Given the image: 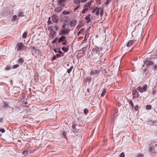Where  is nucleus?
<instances>
[{"mask_svg": "<svg viewBox=\"0 0 157 157\" xmlns=\"http://www.w3.org/2000/svg\"><path fill=\"white\" fill-rule=\"evenodd\" d=\"M80 5L79 4L74 9V11H75L77 9L80 8Z\"/></svg>", "mask_w": 157, "mask_h": 157, "instance_id": "nucleus-30", "label": "nucleus"}, {"mask_svg": "<svg viewBox=\"0 0 157 157\" xmlns=\"http://www.w3.org/2000/svg\"><path fill=\"white\" fill-rule=\"evenodd\" d=\"M144 64H146L147 65V66L152 65L153 64V62L152 61H148V60H147V59H146V60H144Z\"/></svg>", "mask_w": 157, "mask_h": 157, "instance_id": "nucleus-6", "label": "nucleus"}, {"mask_svg": "<svg viewBox=\"0 0 157 157\" xmlns=\"http://www.w3.org/2000/svg\"><path fill=\"white\" fill-rule=\"evenodd\" d=\"M80 2V0H74V2L76 4H79Z\"/></svg>", "mask_w": 157, "mask_h": 157, "instance_id": "nucleus-29", "label": "nucleus"}, {"mask_svg": "<svg viewBox=\"0 0 157 157\" xmlns=\"http://www.w3.org/2000/svg\"><path fill=\"white\" fill-rule=\"evenodd\" d=\"M129 104H130L132 107L133 106V103L132 101H130L129 102Z\"/></svg>", "mask_w": 157, "mask_h": 157, "instance_id": "nucleus-47", "label": "nucleus"}, {"mask_svg": "<svg viewBox=\"0 0 157 157\" xmlns=\"http://www.w3.org/2000/svg\"><path fill=\"white\" fill-rule=\"evenodd\" d=\"M66 25V23H65L62 26V28H63V29H66V28H65V26Z\"/></svg>", "mask_w": 157, "mask_h": 157, "instance_id": "nucleus-45", "label": "nucleus"}, {"mask_svg": "<svg viewBox=\"0 0 157 157\" xmlns=\"http://www.w3.org/2000/svg\"><path fill=\"white\" fill-rule=\"evenodd\" d=\"M100 72L99 70H92L91 71L90 75H94L96 74H98Z\"/></svg>", "mask_w": 157, "mask_h": 157, "instance_id": "nucleus-5", "label": "nucleus"}, {"mask_svg": "<svg viewBox=\"0 0 157 157\" xmlns=\"http://www.w3.org/2000/svg\"><path fill=\"white\" fill-rule=\"evenodd\" d=\"M27 33L26 32H25L23 34L22 37L25 38L27 37Z\"/></svg>", "mask_w": 157, "mask_h": 157, "instance_id": "nucleus-27", "label": "nucleus"}, {"mask_svg": "<svg viewBox=\"0 0 157 157\" xmlns=\"http://www.w3.org/2000/svg\"><path fill=\"white\" fill-rule=\"evenodd\" d=\"M0 131L2 133H4L5 132V130L3 128H0Z\"/></svg>", "mask_w": 157, "mask_h": 157, "instance_id": "nucleus-39", "label": "nucleus"}, {"mask_svg": "<svg viewBox=\"0 0 157 157\" xmlns=\"http://www.w3.org/2000/svg\"><path fill=\"white\" fill-rule=\"evenodd\" d=\"M105 92H106V90L105 89H104L103 90L102 92V93L101 94V96L103 97L104 96V95H105Z\"/></svg>", "mask_w": 157, "mask_h": 157, "instance_id": "nucleus-25", "label": "nucleus"}, {"mask_svg": "<svg viewBox=\"0 0 157 157\" xmlns=\"http://www.w3.org/2000/svg\"><path fill=\"white\" fill-rule=\"evenodd\" d=\"M54 51L56 52V53H57L58 52V51L56 50V49H54Z\"/></svg>", "mask_w": 157, "mask_h": 157, "instance_id": "nucleus-54", "label": "nucleus"}, {"mask_svg": "<svg viewBox=\"0 0 157 157\" xmlns=\"http://www.w3.org/2000/svg\"><path fill=\"white\" fill-rule=\"evenodd\" d=\"M87 91L88 92H90V89H87Z\"/></svg>", "mask_w": 157, "mask_h": 157, "instance_id": "nucleus-58", "label": "nucleus"}, {"mask_svg": "<svg viewBox=\"0 0 157 157\" xmlns=\"http://www.w3.org/2000/svg\"><path fill=\"white\" fill-rule=\"evenodd\" d=\"M58 53H59V54H62V52L60 51L59 50L58 51Z\"/></svg>", "mask_w": 157, "mask_h": 157, "instance_id": "nucleus-53", "label": "nucleus"}, {"mask_svg": "<svg viewBox=\"0 0 157 157\" xmlns=\"http://www.w3.org/2000/svg\"><path fill=\"white\" fill-rule=\"evenodd\" d=\"M104 9L103 8H100V10L99 14L101 17L102 16L103 12Z\"/></svg>", "mask_w": 157, "mask_h": 157, "instance_id": "nucleus-18", "label": "nucleus"}, {"mask_svg": "<svg viewBox=\"0 0 157 157\" xmlns=\"http://www.w3.org/2000/svg\"><path fill=\"white\" fill-rule=\"evenodd\" d=\"M61 56L59 54H57L56 55V56L57 57V58H59L61 57Z\"/></svg>", "mask_w": 157, "mask_h": 157, "instance_id": "nucleus-46", "label": "nucleus"}, {"mask_svg": "<svg viewBox=\"0 0 157 157\" xmlns=\"http://www.w3.org/2000/svg\"><path fill=\"white\" fill-rule=\"evenodd\" d=\"M29 153V151H23L22 154L26 155Z\"/></svg>", "mask_w": 157, "mask_h": 157, "instance_id": "nucleus-28", "label": "nucleus"}, {"mask_svg": "<svg viewBox=\"0 0 157 157\" xmlns=\"http://www.w3.org/2000/svg\"><path fill=\"white\" fill-rule=\"evenodd\" d=\"M56 32L53 29H52L50 31V34L53 37L54 36Z\"/></svg>", "mask_w": 157, "mask_h": 157, "instance_id": "nucleus-15", "label": "nucleus"}, {"mask_svg": "<svg viewBox=\"0 0 157 157\" xmlns=\"http://www.w3.org/2000/svg\"><path fill=\"white\" fill-rule=\"evenodd\" d=\"M66 0H59L58 3L59 4H61L62 2H63L65 1Z\"/></svg>", "mask_w": 157, "mask_h": 157, "instance_id": "nucleus-34", "label": "nucleus"}, {"mask_svg": "<svg viewBox=\"0 0 157 157\" xmlns=\"http://www.w3.org/2000/svg\"><path fill=\"white\" fill-rule=\"evenodd\" d=\"M138 94L139 93L136 90H133L132 94L134 97H137L138 96Z\"/></svg>", "mask_w": 157, "mask_h": 157, "instance_id": "nucleus-8", "label": "nucleus"}, {"mask_svg": "<svg viewBox=\"0 0 157 157\" xmlns=\"http://www.w3.org/2000/svg\"><path fill=\"white\" fill-rule=\"evenodd\" d=\"M73 66H71L70 67V68L68 69L67 70V72L68 73H70L71 71H72V69H73Z\"/></svg>", "mask_w": 157, "mask_h": 157, "instance_id": "nucleus-22", "label": "nucleus"}, {"mask_svg": "<svg viewBox=\"0 0 157 157\" xmlns=\"http://www.w3.org/2000/svg\"><path fill=\"white\" fill-rule=\"evenodd\" d=\"M93 1H94L93 0H91V1L90 2L86 3L83 6V8H86L88 9L91 5L90 3L93 2Z\"/></svg>", "mask_w": 157, "mask_h": 157, "instance_id": "nucleus-7", "label": "nucleus"}, {"mask_svg": "<svg viewBox=\"0 0 157 157\" xmlns=\"http://www.w3.org/2000/svg\"><path fill=\"white\" fill-rule=\"evenodd\" d=\"M84 31V29H81L78 32V34H79L80 33H82Z\"/></svg>", "mask_w": 157, "mask_h": 157, "instance_id": "nucleus-38", "label": "nucleus"}, {"mask_svg": "<svg viewBox=\"0 0 157 157\" xmlns=\"http://www.w3.org/2000/svg\"><path fill=\"white\" fill-rule=\"evenodd\" d=\"M154 125L157 126V121H154V123L153 124Z\"/></svg>", "mask_w": 157, "mask_h": 157, "instance_id": "nucleus-50", "label": "nucleus"}, {"mask_svg": "<svg viewBox=\"0 0 157 157\" xmlns=\"http://www.w3.org/2000/svg\"><path fill=\"white\" fill-rule=\"evenodd\" d=\"M3 120V118H1L0 119V122H2Z\"/></svg>", "mask_w": 157, "mask_h": 157, "instance_id": "nucleus-55", "label": "nucleus"}, {"mask_svg": "<svg viewBox=\"0 0 157 157\" xmlns=\"http://www.w3.org/2000/svg\"><path fill=\"white\" fill-rule=\"evenodd\" d=\"M62 49L63 51L64 52H67L68 51V50L66 48H65L64 47H63Z\"/></svg>", "mask_w": 157, "mask_h": 157, "instance_id": "nucleus-35", "label": "nucleus"}, {"mask_svg": "<svg viewBox=\"0 0 157 157\" xmlns=\"http://www.w3.org/2000/svg\"><path fill=\"white\" fill-rule=\"evenodd\" d=\"M62 8L61 7H58L55 8L54 10L57 13H59L62 10Z\"/></svg>", "mask_w": 157, "mask_h": 157, "instance_id": "nucleus-12", "label": "nucleus"}, {"mask_svg": "<svg viewBox=\"0 0 157 157\" xmlns=\"http://www.w3.org/2000/svg\"><path fill=\"white\" fill-rule=\"evenodd\" d=\"M70 32V29H62L61 32L59 33L60 35H68Z\"/></svg>", "mask_w": 157, "mask_h": 157, "instance_id": "nucleus-3", "label": "nucleus"}, {"mask_svg": "<svg viewBox=\"0 0 157 157\" xmlns=\"http://www.w3.org/2000/svg\"><path fill=\"white\" fill-rule=\"evenodd\" d=\"M70 12L69 11H64L63 12L62 14H63L66 15V14H68L70 13Z\"/></svg>", "mask_w": 157, "mask_h": 157, "instance_id": "nucleus-20", "label": "nucleus"}, {"mask_svg": "<svg viewBox=\"0 0 157 157\" xmlns=\"http://www.w3.org/2000/svg\"><path fill=\"white\" fill-rule=\"evenodd\" d=\"M156 91L155 90H153L151 93V96L152 97H153L155 96V94L156 93Z\"/></svg>", "mask_w": 157, "mask_h": 157, "instance_id": "nucleus-23", "label": "nucleus"}, {"mask_svg": "<svg viewBox=\"0 0 157 157\" xmlns=\"http://www.w3.org/2000/svg\"><path fill=\"white\" fill-rule=\"evenodd\" d=\"M66 37L64 36H61L59 39L58 40V42L60 43L63 41H65L66 40Z\"/></svg>", "mask_w": 157, "mask_h": 157, "instance_id": "nucleus-9", "label": "nucleus"}, {"mask_svg": "<svg viewBox=\"0 0 157 157\" xmlns=\"http://www.w3.org/2000/svg\"><path fill=\"white\" fill-rule=\"evenodd\" d=\"M50 17H49V18L48 20V24H52V22L50 20Z\"/></svg>", "mask_w": 157, "mask_h": 157, "instance_id": "nucleus-43", "label": "nucleus"}, {"mask_svg": "<svg viewBox=\"0 0 157 157\" xmlns=\"http://www.w3.org/2000/svg\"><path fill=\"white\" fill-rule=\"evenodd\" d=\"M87 0H81V2H86Z\"/></svg>", "mask_w": 157, "mask_h": 157, "instance_id": "nucleus-51", "label": "nucleus"}, {"mask_svg": "<svg viewBox=\"0 0 157 157\" xmlns=\"http://www.w3.org/2000/svg\"><path fill=\"white\" fill-rule=\"evenodd\" d=\"M54 28L57 31H58L59 30V27L57 25H54Z\"/></svg>", "mask_w": 157, "mask_h": 157, "instance_id": "nucleus-26", "label": "nucleus"}, {"mask_svg": "<svg viewBox=\"0 0 157 157\" xmlns=\"http://www.w3.org/2000/svg\"><path fill=\"white\" fill-rule=\"evenodd\" d=\"M124 153L123 152L121 153L120 155V157H124Z\"/></svg>", "mask_w": 157, "mask_h": 157, "instance_id": "nucleus-44", "label": "nucleus"}, {"mask_svg": "<svg viewBox=\"0 0 157 157\" xmlns=\"http://www.w3.org/2000/svg\"><path fill=\"white\" fill-rule=\"evenodd\" d=\"M136 107H137V108H138V106H135V109H136V110H137V109H136Z\"/></svg>", "mask_w": 157, "mask_h": 157, "instance_id": "nucleus-59", "label": "nucleus"}, {"mask_svg": "<svg viewBox=\"0 0 157 157\" xmlns=\"http://www.w3.org/2000/svg\"><path fill=\"white\" fill-rule=\"evenodd\" d=\"M151 149V148L150 147V149Z\"/></svg>", "mask_w": 157, "mask_h": 157, "instance_id": "nucleus-61", "label": "nucleus"}, {"mask_svg": "<svg viewBox=\"0 0 157 157\" xmlns=\"http://www.w3.org/2000/svg\"><path fill=\"white\" fill-rule=\"evenodd\" d=\"M144 155L143 154H139L136 156V157H143L144 156Z\"/></svg>", "mask_w": 157, "mask_h": 157, "instance_id": "nucleus-36", "label": "nucleus"}, {"mask_svg": "<svg viewBox=\"0 0 157 157\" xmlns=\"http://www.w3.org/2000/svg\"><path fill=\"white\" fill-rule=\"evenodd\" d=\"M84 113L85 115H86L88 112V111L87 109H85L84 110Z\"/></svg>", "mask_w": 157, "mask_h": 157, "instance_id": "nucleus-33", "label": "nucleus"}, {"mask_svg": "<svg viewBox=\"0 0 157 157\" xmlns=\"http://www.w3.org/2000/svg\"><path fill=\"white\" fill-rule=\"evenodd\" d=\"M90 16V15H88L87 16H86L85 17V19L86 20H89V21L90 20L89 19Z\"/></svg>", "mask_w": 157, "mask_h": 157, "instance_id": "nucleus-40", "label": "nucleus"}, {"mask_svg": "<svg viewBox=\"0 0 157 157\" xmlns=\"http://www.w3.org/2000/svg\"><path fill=\"white\" fill-rule=\"evenodd\" d=\"M52 21L55 23H57L58 22V18L56 14H54L52 17Z\"/></svg>", "mask_w": 157, "mask_h": 157, "instance_id": "nucleus-4", "label": "nucleus"}, {"mask_svg": "<svg viewBox=\"0 0 157 157\" xmlns=\"http://www.w3.org/2000/svg\"><path fill=\"white\" fill-rule=\"evenodd\" d=\"M24 16L23 12L21 10H19V12L18 13V16Z\"/></svg>", "mask_w": 157, "mask_h": 157, "instance_id": "nucleus-17", "label": "nucleus"}, {"mask_svg": "<svg viewBox=\"0 0 157 157\" xmlns=\"http://www.w3.org/2000/svg\"><path fill=\"white\" fill-rule=\"evenodd\" d=\"M32 48L35 50H34V51H33V54L34 53H36V49L34 47H33Z\"/></svg>", "mask_w": 157, "mask_h": 157, "instance_id": "nucleus-49", "label": "nucleus"}, {"mask_svg": "<svg viewBox=\"0 0 157 157\" xmlns=\"http://www.w3.org/2000/svg\"><path fill=\"white\" fill-rule=\"evenodd\" d=\"M154 121H148V124L151 125H154Z\"/></svg>", "mask_w": 157, "mask_h": 157, "instance_id": "nucleus-19", "label": "nucleus"}, {"mask_svg": "<svg viewBox=\"0 0 157 157\" xmlns=\"http://www.w3.org/2000/svg\"><path fill=\"white\" fill-rule=\"evenodd\" d=\"M56 56H54L53 57V59H56Z\"/></svg>", "mask_w": 157, "mask_h": 157, "instance_id": "nucleus-56", "label": "nucleus"}, {"mask_svg": "<svg viewBox=\"0 0 157 157\" xmlns=\"http://www.w3.org/2000/svg\"><path fill=\"white\" fill-rule=\"evenodd\" d=\"M24 62V59L20 58V59L18 60V63L20 65H21Z\"/></svg>", "mask_w": 157, "mask_h": 157, "instance_id": "nucleus-16", "label": "nucleus"}, {"mask_svg": "<svg viewBox=\"0 0 157 157\" xmlns=\"http://www.w3.org/2000/svg\"><path fill=\"white\" fill-rule=\"evenodd\" d=\"M93 52L96 53V55L98 58L101 57L104 53V51L102 50V48H100L96 47L93 49Z\"/></svg>", "mask_w": 157, "mask_h": 157, "instance_id": "nucleus-1", "label": "nucleus"}, {"mask_svg": "<svg viewBox=\"0 0 157 157\" xmlns=\"http://www.w3.org/2000/svg\"><path fill=\"white\" fill-rule=\"evenodd\" d=\"M57 38H56L54 40H53L52 41V43L54 44L56 42V41L57 40Z\"/></svg>", "mask_w": 157, "mask_h": 157, "instance_id": "nucleus-48", "label": "nucleus"}, {"mask_svg": "<svg viewBox=\"0 0 157 157\" xmlns=\"http://www.w3.org/2000/svg\"><path fill=\"white\" fill-rule=\"evenodd\" d=\"M97 8L95 9L94 10H93L92 12V13H94L96 11V10Z\"/></svg>", "mask_w": 157, "mask_h": 157, "instance_id": "nucleus-57", "label": "nucleus"}, {"mask_svg": "<svg viewBox=\"0 0 157 157\" xmlns=\"http://www.w3.org/2000/svg\"><path fill=\"white\" fill-rule=\"evenodd\" d=\"M144 65H143V67L144 66Z\"/></svg>", "mask_w": 157, "mask_h": 157, "instance_id": "nucleus-60", "label": "nucleus"}, {"mask_svg": "<svg viewBox=\"0 0 157 157\" xmlns=\"http://www.w3.org/2000/svg\"><path fill=\"white\" fill-rule=\"evenodd\" d=\"M84 8V9L82 10V13H85L86 11H87L88 10V8Z\"/></svg>", "mask_w": 157, "mask_h": 157, "instance_id": "nucleus-24", "label": "nucleus"}, {"mask_svg": "<svg viewBox=\"0 0 157 157\" xmlns=\"http://www.w3.org/2000/svg\"><path fill=\"white\" fill-rule=\"evenodd\" d=\"M151 108V105H149L146 106V109L147 110H150Z\"/></svg>", "mask_w": 157, "mask_h": 157, "instance_id": "nucleus-21", "label": "nucleus"}, {"mask_svg": "<svg viewBox=\"0 0 157 157\" xmlns=\"http://www.w3.org/2000/svg\"><path fill=\"white\" fill-rule=\"evenodd\" d=\"M91 80V78L90 77H87L86 78V81H87L90 82Z\"/></svg>", "mask_w": 157, "mask_h": 157, "instance_id": "nucleus-37", "label": "nucleus"}, {"mask_svg": "<svg viewBox=\"0 0 157 157\" xmlns=\"http://www.w3.org/2000/svg\"><path fill=\"white\" fill-rule=\"evenodd\" d=\"M100 10V8H99L97 10L96 13V14L98 16L99 15V13Z\"/></svg>", "mask_w": 157, "mask_h": 157, "instance_id": "nucleus-32", "label": "nucleus"}, {"mask_svg": "<svg viewBox=\"0 0 157 157\" xmlns=\"http://www.w3.org/2000/svg\"><path fill=\"white\" fill-rule=\"evenodd\" d=\"M17 16L16 15H14L13 16V20L15 21L17 19Z\"/></svg>", "mask_w": 157, "mask_h": 157, "instance_id": "nucleus-42", "label": "nucleus"}, {"mask_svg": "<svg viewBox=\"0 0 157 157\" xmlns=\"http://www.w3.org/2000/svg\"><path fill=\"white\" fill-rule=\"evenodd\" d=\"M134 42V40H130L128 42L127 44V47H129L131 45H132L133 43Z\"/></svg>", "mask_w": 157, "mask_h": 157, "instance_id": "nucleus-14", "label": "nucleus"}, {"mask_svg": "<svg viewBox=\"0 0 157 157\" xmlns=\"http://www.w3.org/2000/svg\"><path fill=\"white\" fill-rule=\"evenodd\" d=\"M148 86L147 84H144L142 86H139L137 88V89L140 92L143 93L146 92Z\"/></svg>", "mask_w": 157, "mask_h": 157, "instance_id": "nucleus-2", "label": "nucleus"}, {"mask_svg": "<svg viewBox=\"0 0 157 157\" xmlns=\"http://www.w3.org/2000/svg\"><path fill=\"white\" fill-rule=\"evenodd\" d=\"M72 128H73V131L74 133H76L78 131V129L76 128L75 125L74 124L73 125H72Z\"/></svg>", "mask_w": 157, "mask_h": 157, "instance_id": "nucleus-11", "label": "nucleus"}, {"mask_svg": "<svg viewBox=\"0 0 157 157\" xmlns=\"http://www.w3.org/2000/svg\"><path fill=\"white\" fill-rule=\"evenodd\" d=\"M23 45L22 43H20L17 44V49L18 50H20L23 48Z\"/></svg>", "mask_w": 157, "mask_h": 157, "instance_id": "nucleus-10", "label": "nucleus"}, {"mask_svg": "<svg viewBox=\"0 0 157 157\" xmlns=\"http://www.w3.org/2000/svg\"><path fill=\"white\" fill-rule=\"evenodd\" d=\"M64 42L62 43V44L64 45H66L67 44V40H66L65 41H64Z\"/></svg>", "mask_w": 157, "mask_h": 157, "instance_id": "nucleus-41", "label": "nucleus"}, {"mask_svg": "<svg viewBox=\"0 0 157 157\" xmlns=\"http://www.w3.org/2000/svg\"><path fill=\"white\" fill-rule=\"evenodd\" d=\"M76 23V21L75 20H72L70 22V25L71 27L75 26Z\"/></svg>", "mask_w": 157, "mask_h": 157, "instance_id": "nucleus-13", "label": "nucleus"}, {"mask_svg": "<svg viewBox=\"0 0 157 157\" xmlns=\"http://www.w3.org/2000/svg\"><path fill=\"white\" fill-rule=\"evenodd\" d=\"M19 66V65L18 64L14 65L13 66L12 68L13 69H14L18 67Z\"/></svg>", "mask_w": 157, "mask_h": 157, "instance_id": "nucleus-31", "label": "nucleus"}, {"mask_svg": "<svg viewBox=\"0 0 157 157\" xmlns=\"http://www.w3.org/2000/svg\"><path fill=\"white\" fill-rule=\"evenodd\" d=\"M157 69V66H155L154 67V69L156 70Z\"/></svg>", "mask_w": 157, "mask_h": 157, "instance_id": "nucleus-52", "label": "nucleus"}]
</instances>
